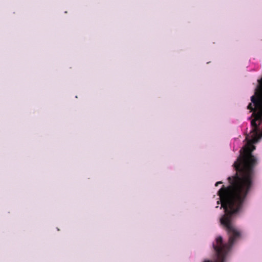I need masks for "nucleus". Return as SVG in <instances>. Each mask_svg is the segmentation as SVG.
<instances>
[{"label": "nucleus", "instance_id": "1", "mask_svg": "<svg viewBox=\"0 0 262 262\" xmlns=\"http://www.w3.org/2000/svg\"><path fill=\"white\" fill-rule=\"evenodd\" d=\"M252 103L248 108L253 112L249 133L246 137V143L239 150V155L233 164L236 174L228 178L230 185L223 187L218 192L219 201H244L250 190L254 177L253 167L256 163L255 158L251 154L255 149L253 143L262 137L258 127L262 122V77L257 80L254 95L251 97Z\"/></svg>", "mask_w": 262, "mask_h": 262}, {"label": "nucleus", "instance_id": "2", "mask_svg": "<svg viewBox=\"0 0 262 262\" xmlns=\"http://www.w3.org/2000/svg\"><path fill=\"white\" fill-rule=\"evenodd\" d=\"M222 182H218L216 183L215 186H217L219 184H221Z\"/></svg>", "mask_w": 262, "mask_h": 262}]
</instances>
